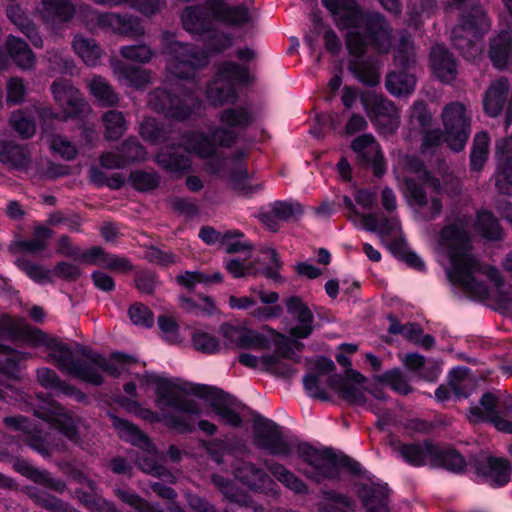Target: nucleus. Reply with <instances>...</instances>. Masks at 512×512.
<instances>
[{
  "label": "nucleus",
  "mask_w": 512,
  "mask_h": 512,
  "mask_svg": "<svg viewBox=\"0 0 512 512\" xmlns=\"http://www.w3.org/2000/svg\"><path fill=\"white\" fill-rule=\"evenodd\" d=\"M221 127L210 130V136L199 131L186 133L182 137L185 150L202 159H207V170L213 174L227 177L235 190L249 194L260 189L249 184L246 168L238 164L244 156L239 153L237 158H223L217 153L216 147H230L238 138V131L248 127L252 121V113L245 107L228 108L219 114Z\"/></svg>",
  "instance_id": "obj_1"
},
{
  "label": "nucleus",
  "mask_w": 512,
  "mask_h": 512,
  "mask_svg": "<svg viewBox=\"0 0 512 512\" xmlns=\"http://www.w3.org/2000/svg\"><path fill=\"white\" fill-rule=\"evenodd\" d=\"M439 247L449 259L450 267L446 273L452 284L481 298L488 295L486 281L495 286L501 285L499 271L481 264L471 253L469 223L466 219H459L443 228L439 237Z\"/></svg>",
  "instance_id": "obj_2"
},
{
  "label": "nucleus",
  "mask_w": 512,
  "mask_h": 512,
  "mask_svg": "<svg viewBox=\"0 0 512 512\" xmlns=\"http://www.w3.org/2000/svg\"><path fill=\"white\" fill-rule=\"evenodd\" d=\"M337 28L347 31L345 43L350 55L361 57L367 46L379 54L391 48L392 29L377 12L363 11L355 0H322Z\"/></svg>",
  "instance_id": "obj_3"
},
{
  "label": "nucleus",
  "mask_w": 512,
  "mask_h": 512,
  "mask_svg": "<svg viewBox=\"0 0 512 512\" xmlns=\"http://www.w3.org/2000/svg\"><path fill=\"white\" fill-rule=\"evenodd\" d=\"M196 384H184L178 379L161 377L155 388V403L161 413L143 407L136 400L125 399L122 407L129 413L150 423H163L180 433H190L195 428V420L203 414L202 408L194 399L183 396L191 392Z\"/></svg>",
  "instance_id": "obj_4"
},
{
  "label": "nucleus",
  "mask_w": 512,
  "mask_h": 512,
  "mask_svg": "<svg viewBox=\"0 0 512 512\" xmlns=\"http://www.w3.org/2000/svg\"><path fill=\"white\" fill-rule=\"evenodd\" d=\"M27 338L33 346H44L49 361L56 364L62 372L81 381L95 385H99L103 381L99 369L113 377H118L121 373L128 372L131 366L139 363L138 360L132 356L122 353H113L109 359L97 353H83L90 364L74 361L72 358V350L68 345L45 334L39 329H29L27 331Z\"/></svg>",
  "instance_id": "obj_5"
},
{
  "label": "nucleus",
  "mask_w": 512,
  "mask_h": 512,
  "mask_svg": "<svg viewBox=\"0 0 512 512\" xmlns=\"http://www.w3.org/2000/svg\"><path fill=\"white\" fill-rule=\"evenodd\" d=\"M462 9L459 23L451 31V39L467 58H475L481 52L475 42L490 29V22L482 7L474 0H450L447 10Z\"/></svg>",
  "instance_id": "obj_6"
},
{
  "label": "nucleus",
  "mask_w": 512,
  "mask_h": 512,
  "mask_svg": "<svg viewBox=\"0 0 512 512\" xmlns=\"http://www.w3.org/2000/svg\"><path fill=\"white\" fill-rule=\"evenodd\" d=\"M165 55V70L170 76L178 79H191L197 71L209 62V54L190 43L174 39L169 32L162 34Z\"/></svg>",
  "instance_id": "obj_7"
},
{
  "label": "nucleus",
  "mask_w": 512,
  "mask_h": 512,
  "mask_svg": "<svg viewBox=\"0 0 512 512\" xmlns=\"http://www.w3.org/2000/svg\"><path fill=\"white\" fill-rule=\"evenodd\" d=\"M330 387L350 404L373 411L380 418L379 424H385L381 419L388 420L389 415L370 400V397L377 401L385 400L384 391L378 386L370 384L360 373L349 370L345 376L334 375L330 378Z\"/></svg>",
  "instance_id": "obj_8"
},
{
  "label": "nucleus",
  "mask_w": 512,
  "mask_h": 512,
  "mask_svg": "<svg viewBox=\"0 0 512 512\" xmlns=\"http://www.w3.org/2000/svg\"><path fill=\"white\" fill-rule=\"evenodd\" d=\"M404 167L403 180L406 186V195L420 208L428 207L429 218L439 215L442 204L438 196L432 195L430 201L426 194V188H430L439 194L440 183L430 177L423 163L416 157L406 156L402 160Z\"/></svg>",
  "instance_id": "obj_9"
},
{
  "label": "nucleus",
  "mask_w": 512,
  "mask_h": 512,
  "mask_svg": "<svg viewBox=\"0 0 512 512\" xmlns=\"http://www.w3.org/2000/svg\"><path fill=\"white\" fill-rule=\"evenodd\" d=\"M298 455L307 468L302 472L306 477L321 482L325 479H330L338 474V467H347L354 473L361 471V466L358 462L348 457H337L328 449L318 450L308 444H302L298 447Z\"/></svg>",
  "instance_id": "obj_10"
},
{
  "label": "nucleus",
  "mask_w": 512,
  "mask_h": 512,
  "mask_svg": "<svg viewBox=\"0 0 512 512\" xmlns=\"http://www.w3.org/2000/svg\"><path fill=\"white\" fill-rule=\"evenodd\" d=\"M148 104L166 117L180 121L197 114L202 107V101L194 93L183 89H177L175 94L165 89H155L149 95Z\"/></svg>",
  "instance_id": "obj_11"
},
{
  "label": "nucleus",
  "mask_w": 512,
  "mask_h": 512,
  "mask_svg": "<svg viewBox=\"0 0 512 512\" xmlns=\"http://www.w3.org/2000/svg\"><path fill=\"white\" fill-rule=\"evenodd\" d=\"M248 82H250V74L247 68L234 62H225L219 67L215 78L209 83L206 97L214 107L232 104L238 98L234 84H247Z\"/></svg>",
  "instance_id": "obj_12"
},
{
  "label": "nucleus",
  "mask_w": 512,
  "mask_h": 512,
  "mask_svg": "<svg viewBox=\"0 0 512 512\" xmlns=\"http://www.w3.org/2000/svg\"><path fill=\"white\" fill-rule=\"evenodd\" d=\"M79 14L85 25L90 29H103L121 36H142L145 33L140 20L132 15L115 12H100L90 5H82Z\"/></svg>",
  "instance_id": "obj_13"
},
{
  "label": "nucleus",
  "mask_w": 512,
  "mask_h": 512,
  "mask_svg": "<svg viewBox=\"0 0 512 512\" xmlns=\"http://www.w3.org/2000/svg\"><path fill=\"white\" fill-rule=\"evenodd\" d=\"M395 63L404 70L389 73L386 78V88L393 96H407L416 86V78L411 72L415 63L414 47L409 37L401 38L396 49Z\"/></svg>",
  "instance_id": "obj_14"
},
{
  "label": "nucleus",
  "mask_w": 512,
  "mask_h": 512,
  "mask_svg": "<svg viewBox=\"0 0 512 512\" xmlns=\"http://www.w3.org/2000/svg\"><path fill=\"white\" fill-rule=\"evenodd\" d=\"M250 291L255 296L231 295L228 298V306L233 310H250V315L259 321L280 316L282 308L274 305L280 298L277 292H268L257 287H251Z\"/></svg>",
  "instance_id": "obj_15"
},
{
  "label": "nucleus",
  "mask_w": 512,
  "mask_h": 512,
  "mask_svg": "<svg viewBox=\"0 0 512 512\" xmlns=\"http://www.w3.org/2000/svg\"><path fill=\"white\" fill-rule=\"evenodd\" d=\"M365 112L379 133L393 135L400 125V111L395 104L376 94H367L361 97Z\"/></svg>",
  "instance_id": "obj_16"
},
{
  "label": "nucleus",
  "mask_w": 512,
  "mask_h": 512,
  "mask_svg": "<svg viewBox=\"0 0 512 512\" xmlns=\"http://www.w3.org/2000/svg\"><path fill=\"white\" fill-rule=\"evenodd\" d=\"M445 129V141L454 151H461L469 136L470 118L465 106L460 102L447 104L441 113Z\"/></svg>",
  "instance_id": "obj_17"
},
{
  "label": "nucleus",
  "mask_w": 512,
  "mask_h": 512,
  "mask_svg": "<svg viewBox=\"0 0 512 512\" xmlns=\"http://www.w3.org/2000/svg\"><path fill=\"white\" fill-rule=\"evenodd\" d=\"M254 435L256 445L271 455L287 457L293 450L291 442L283 437L280 427L269 419H255Z\"/></svg>",
  "instance_id": "obj_18"
},
{
  "label": "nucleus",
  "mask_w": 512,
  "mask_h": 512,
  "mask_svg": "<svg viewBox=\"0 0 512 512\" xmlns=\"http://www.w3.org/2000/svg\"><path fill=\"white\" fill-rule=\"evenodd\" d=\"M506 107V125L512 121V85L506 78L493 81L483 96L484 112L490 117L499 116Z\"/></svg>",
  "instance_id": "obj_19"
},
{
  "label": "nucleus",
  "mask_w": 512,
  "mask_h": 512,
  "mask_svg": "<svg viewBox=\"0 0 512 512\" xmlns=\"http://www.w3.org/2000/svg\"><path fill=\"white\" fill-rule=\"evenodd\" d=\"M498 403L499 399L495 394L484 393L479 404L469 408L468 420L471 423L490 422L498 431L512 434V422L500 415L497 410Z\"/></svg>",
  "instance_id": "obj_20"
},
{
  "label": "nucleus",
  "mask_w": 512,
  "mask_h": 512,
  "mask_svg": "<svg viewBox=\"0 0 512 512\" xmlns=\"http://www.w3.org/2000/svg\"><path fill=\"white\" fill-rule=\"evenodd\" d=\"M51 93L65 114L62 120H66L68 117H75L89 108L80 91L67 80L53 82Z\"/></svg>",
  "instance_id": "obj_21"
},
{
  "label": "nucleus",
  "mask_w": 512,
  "mask_h": 512,
  "mask_svg": "<svg viewBox=\"0 0 512 512\" xmlns=\"http://www.w3.org/2000/svg\"><path fill=\"white\" fill-rule=\"evenodd\" d=\"M38 418L48 422L71 441H77L75 420L54 401H43L34 411Z\"/></svg>",
  "instance_id": "obj_22"
},
{
  "label": "nucleus",
  "mask_w": 512,
  "mask_h": 512,
  "mask_svg": "<svg viewBox=\"0 0 512 512\" xmlns=\"http://www.w3.org/2000/svg\"><path fill=\"white\" fill-rule=\"evenodd\" d=\"M206 9L215 22L232 27H243L253 20L251 11L245 5H229L225 0H206Z\"/></svg>",
  "instance_id": "obj_23"
},
{
  "label": "nucleus",
  "mask_w": 512,
  "mask_h": 512,
  "mask_svg": "<svg viewBox=\"0 0 512 512\" xmlns=\"http://www.w3.org/2000/svg\"><path fill=\"white\" fill-rule=\"evenodd\" d=\"M495 158V187L499 193L512 196V137L496 143Z\"/></svg>",
  "instance_id": "obj_24"
},
{
  "label": "nucleus",
  "mask_w": 512,
  "mask_h": 512,
  "mask_svg": "<svg viewBox=\"0 0 512 512\" xmlns=\"http://www.w3.org/2000/svg\"><path fill=\"white\" fill-rule=\"evenodd\" d=\"M192 394L199 397L210 398L211 406L219 418L226 424L233 427L240 426L241 417L233 409L230 396L222 391L209 386H195L191 389Z\"/></svg>",
  "instance_id": "obj_25"
},
{
  "label": "nucleus",
  "mask_w": 512,
  "mask_h": 512,
  "mask_svg": "<svg viewBox=\"0 0 512 512\" xmlns=\"http://www.w3.org/2000/svg\"><path fill=\"white\" fill-rule=\"evenodd\" d=\"M34 13L43 23L56 26L70 22L76 7L72 0H38Z\"/></svg>",
  "instance_id": "obj_26"
},
{
  "label": "nucleus",
  "mask_w": 512,
  "mask_h": 512,
  "mask_svg": "<svg viewBox=\"0 0 512 512\" xmlns=\"http://www.w3.org/2000/svg\"><path fill=\"white\" fill-rule=\"evenodd\" d=\"M335 369L333 361L327 358H318L314 362V370L310 371L303 379V384L310 397L326 400L328 398L326 385L330 387L329 375Z\"/></svg>",
  "instance_id": "obj_27"
},
{
  "label": "nucleus",
  "mask_w": 512,
  "mask_h": 512,
  "mask_svg": "<svg viewBox=\"0 0 512 512\" xmlns=\"http://www.w3.org/2000/svg\"><path fill=\"white\" fill-rule=\"evenodd\" d=\"M235 476L251 490L272 494L277 491L275 481L262 469L250 462H239L235 467Z\"/></svg>",
  "instance_id": "obj_28"
},
{
  "label": "nucleus",
  "mask_w": 512,
  "mask_h": 512,
  "mask_svg": "<svg viewBox=\"0 0 512 512\" xmlns=\"http://www.w3.org/2000/svg\"><path fill=\"white\" fill-rule=\"evenodd\" d=\"M288 314L296 323L288 333L294 339H303L313 331L314 316L309 307L299 297L292 296L285 301Z\"/></svg>",
  "instance_id": "obj_29"
},
{
  "label": "nucleus",
  "mask_w": 512,
  "mask_h": 512,
  "mask_svg": "<svg viewBox=\"0 0 512 512\" xmlns=\"http://www.w3.org/2000/svg\"><path fill=\"white\" fill-rule=\"evenodd\" d=\"M510 462L505 458L486 456L477 466L476 473L481 480L493 487L504 486L510 481Z\"/></svg>",
  "instance_id": "obj_30"
},
{
  "label": "nucleus",
  "mask_w": 512,
  "mask_h": 512,
  "mask_svg": "<svg viewBox=\"0 0 512 512\" xmlns=\"http://www.w3.org/2000/svg\"><path fill=\"white\" fill-rule=\"evenodd\" d=\"M393 450L412 466L429 464L432 466L434 457H437V447L429 443H393Z\"/></svg>",
  "instance_id": "obj_31"
},
{
  "label": "nucleus",
  "mask_w": 512,
  "mask_h": 512,
  "mask_svg": "<svg viewBox=\"0 0 512 512\" xmlns=\"http://www.w3.org/2000/svg\"><path fill=\"white\" fill-rule=\"evenodd\" d=\"M181 23L188 33L203 35L213 30L215 20L205 6H188L181 14Z\"/></svg>",
  "instance_id": "obj_32"
},
{
  "label": "nucleus",
  "mask_w": 512,
  "mask_h": 512,
  "mask_svg": "<svg viewBox=\"0 0 512 512\" xmlns=\"http://www.w3.org/2000/svg\"><path fill=\"white\" fill-rule=\"evenodd\" d=\"M111 69L115 78L122 85L141 90L151 84L149 70L131 67L119 60L111 61Z\"/></svg>",
  "instance_id": "obj_33"
},
{
  "label": "nucleus",
  "mask_w": 512,
  "mask_h": 512,
  "mask_svg": "<svg viewBox=\"0 0 512 512\" xmlns=\"http://www.w3.org/2000/svg\"><path fill=\"white\" fill-rule=\"evenodd\" d=\"M430 65L434 75L445 83L456 78L457 65L453 55L442 45H436L430 53Z\"/></svg>",
  "instance_id": "obj_34"
},
{
  "label": "nucleus",
  "mask_w": 512,
  "mask_h": 512,
  "mask_svg": "<svg viewBox=\"0 0 512 512\" xmlns=\"http://www.w3.org/2000/svg\"><path fill=\"white\" fill-rule=\"evenodd\" d=\"M351 148L364 161L373 165L375 175L383 173V155L380 146L371 134L358 136L352 141Z\"/></svg>",
  "instance_id": "obj_35"
},
{
  "label": "nucleus",
  "mask_w": 512,
  "mask_h": 512,
  "mask_svg": "<svg viewBox=\"0 0 512 512\" xmlns=\"http://www.w3.org/2000/svg\"><path fill=\"white\" fill-rule=\"evenodd\" d=\"M358 495L367 512H389L388 487L386 484H362L358 488Z\"/></svg>",
  "instance_id": "obj_36"
},
{
  "label": "nucleus",
  "mask_w": 512,
  "mask_h": 512,
  "mask_svg": "<svg viewBox=\"0 0 512 512\" xmlns=\"http://www.w3.org/2000/svg\"><path fill=\"white\" fill-rule=\"evenodd\" d=\"M221 330L228 343L232 346L249 349L268 347V340L256 331L229 325L223 326Z\"/></svg>",
  "instance_id": "obj_37"
},
{
  "label": "nucleus",
  "mask_w": 512,
  "mask_h": 512,
  "mask_svg": "<svg viewBox=\"0 0 512 512\" xmlns=\"http://www.w3.org/2000/svg\"><path fill=\"white\" fill-rule=\"evenodd\" d=\"M78 482L84 487L76 490V497L90 512H119L110 502L96 493L95 485L91 480L80 475Z\"/></svg>",
  "instance_id": "obj_38"
},
{
  "label": "nucleus",
  "mask_w": 512,
  "mask_h": 512,
  "mask_svg": "<svg viewBox=\"0 0 512 512\" xmlns=\"http://www.w3.org/2000/svg\"><path fill=\"white\" fill-rule=\"evenodd\" d=\"M6 14L9 20L29 39L34 47H43V40L37 30V27L21 6H8Z\"/></svg>",
  "instance_id": "obj_39"
},
{
  "label": "nucleus",
  "mask_w": 512,
  "mask_h": 512,
  "mask_svg": "<svg viewBox=\"0 0 512 512\" xmlns=\"http://www.w3.org/2000/svg\"><path fill=\"white\" fill-rule=\"evenodd\" d=\"M0 162L13 169L24 170L30 163L28 150L13 142L0 141Z\"/></svg>",
  "instance_id": "obj_40"
},
{
  "label": "nucleus",
  "mask_w": 512,
  "mask_h": 512,
  "mask_svg": "<svg viewBox=\"0 0 512 512\" xmlns=\"http://www.w3.org/2000/svg\"><path fill=\"white\" fill-rule=\"evenodd\" d=\"M89 93L102 105L106 107L116 106L119 96L112 85L104 77L93 75L85 80Z\"/></svg>",
  "instance_id": "obj_41"
},
{
  "label": "nucleus",
  "mask_w": 512,
  "mask_h": 512,
  "mask_svg": "<svg viewBox=\"0 0 512 512\" xmlns=\"http://www.w3.org/2000/svg\"><path fill=\"white\" fill-rule=\"evenodd\" d=\"M6 49L20 69L29 70L34 67L35 55L28 44L21 38L9 35L6 39Z\"/></svg>",
  "instance_id": "obj_42"
},
{
  "label": "nucleus",
  "mask_w": 512,
  "mask_h": 512,
  "mask_svg": "<svg viewBox=\"0 0 512 512\" xmlns=\"http://www.w3.org/2000/svg\"><path fill=\"white\" fill-rule=\"evenodd\" d=\"M271 475L287 489L297 494H307V485L284 465L266 460L264 462Z\"/></svg>",
  "instance_id": "obj_43"
},
{
  "label": "nucleus",
  "mask_w": 512,
  "mask_h": 512,
  "mask_svg": "<svg viewBox=\"0 0 512 512\" xmlns=\"http://www.w3.org/2000/svg\"><path fill=\"white\" fill-rule=\"evenodd\" d=\"M14 469L23 476L31 479L35 483L43 484L57 492L64 491L65 484L60 480H56L46 471L34 468L30 463L23 459H16L13 462Z\"/></svg>",
  "instance_id": "obj_44"
},
{
  "label": "nucleus",
  "mask_w": 512,
  "mask_h": 512,
  "mask_svg": "<svg viewBox=\"0 0 512 512\" xmlns=\"http://www.w3.org/2000/svg\"><path fill=\"white\" fill-rule=\"evenodd\" d=\"M212 481L230 501L241 506L249 507L254 511L263 510V507L260 504L253 501L245 492L235 487L231 481L225 479L223 476L213 475Z\"/></svg>",
  "instance_id": "obj_45"
},
{
  "label": "nucleus",
  "mask_w": 512,
  "mask_h": 512,
  "mask_svg": "<svg viewBox=\"0 0 512 512\" xmlns=\"http://www.w3.org/2000/svg\"><path fill=\"white\" fill-rule=\"evenodd\" d=\"M156 163L166 171L175 174H182L191 168L189 156L178 155L177 148L170 147L160 151L156 158Z\"/></svg>",
  "instance_id": "obj_46"
},
{
  "label": "nucleus",
  "mask_w": 512,
  "mask_h": 512,
  "mask_svg": "<svg viewBox=\"0 0 512 512\" xmlns=\"http://www.w3.org/2000/svg\"><path fill=\"white\" fill-rule=\"evenodd\" d=\"M140 449L141 455L138 456L136 463L143 472L152 476L172 478L167 469L160 464V457L150 441L149 445Z\"/></svg>",
  "instance_id": "obj_47"
},
{
  "label": "nucleus",
  "mask_w": 512,
  "mask_h": 512,
  "mask_svg": "<svg viewBox=\"0 0 512 512\" xmlns=\"http://www.w3.org/2000/svg\"><path fill=\"white\" fill-rule=\"evenodd\" d=\"M75 53L88 67H96L100 64L103 50L93 39L76 35L72 43Z\"/></svg>",
  "instance_id": "obj_48"
},
{
  "label": "nucleus",
  "mask_w": 512,
  "mask_h": 512,
  "mask_svg": "<svg viewBox=\"0 0 512 512\" xmlns=\"http://www.w3.org/2000/svg\"><path fill=\"white\" fill-rule=\"evenodd\" d=\"M490 58L498 69L504 68L512 57V41L508 32H501L491 41Z\"/></svg>",
  "instance_id": "obj_49"
},
{
  "label": "nucleus",
  "mask_w": 512,
  "mask_h": 512,
  "mask_svg": "<svg viewBox=\"0 0 512 512\" xmlns=\"http://www.w3.org/2000/svg\"><path fill=\"white\" fill-rule=\"evenodd\" d=\"M111 419L120 438L139 448L149 445V438L136 425L116 416Z\"/></svg>",
  "instance_id": "obj_50"
},
{
  "label": "nucleus",
  "mask_w": 512,
  "mask_h": 512,
  "mask_svg": "<svg viewBox=\"0 0 512 512\" xmlns=\"http://www.w3.org/2000/svg\"><path fill=\"white\" fill-rule=\"evenodd\" d=\"M52 235L53 231L51 229L37 226L30 240H17L14 242L13 247L22 252L38 253L47 248L48 240Z\"/></svg>",
  "instance_id": "obj_51"
},
{
  "label": "nucleus",
  "mask_w": 512,
  "mask_h": 512,
  "mask_svg": "<svg viewBox=\"0 0 512 512\" xmlns=\"http://www.w3.org/2000/svg\"><path fill=\"white\" fill-rule=\"evenodd\" d=\"M115 494L124 503L128 504L138 512H163L157 506H154L140 497L138 494L124 488L115 489ZM170 512H184L179 506L172 505Z\"/></svg>",
  "instance_id": "obj_52"
},
{
  "label": "nucleus",
  "mask_w": 512,
  "mask_h": 512,
  "mask_svg": "<svg viewBox=\"0 0 512 512\" xmlns=\"http://www.w3.org/2000/svg\"><path fill=\"white\" fill-rule=\"evenodd\" d=\"M4 423L9 427H13L17 430L23 431V433L26 434V441L33 449L37 450L38 452L47 451V448L40 444L41 438L38 435V429L36 427H32L28 419H26L25 417H6L4 419Z\"/></svg>",
  "instance_id": "obj_53"
},
{
  "label": "nucleus",
  "mask_w": 512,
  "mask_h": 512,
  "mask_svg": "<svg viewBox=\"0 0 512 512\" xmlns=\"http://www.w3.org/2000/svg\"><path fill=\"white\" fill-rule=\"evenodd\" d=\"M356 225L372 232L388 233L398 226V220L394 217L379 218L376 214H361L352 220Z\"/></svg>",
  "instance_id": "obj_54"
},
{
  "label": "nucleus",
  "mask_w": 512,
  "mask_h": 512,
  "mask_svg": "<svg viewBox=\"0 0 512 512\" xmlns=\"http://www.w3.org/2000/svg\"><path fill=\"white\" fill-rule=\"evenodd\" d=\"M28 496L38 505L52 512H78L71 506L62 503L50 494L39 490L36 487H28L26 490Z\"/></svg>",
  "instance_id": "obj_55"
},
{
  "label": "nucleus",
  "mask_w": 512,
  "mask_h": 512,
  "mask_svg": "<svg viewBox=\"0 0 512 512\" xmlns=\"http://www.w3.org/2000/svg\"><path fill=\"white\" fill-rule=\"evenodd\" d=\"M28 353L4 347L0 350V376L15 377L20 362L27 360Z\"/></svg>",
  "instance_id": "obj_56"
},
{
  "label": "nucleus",
  "mask_w": 512,
  "mask_h": 512,
  "mask_svg": "<svg viewBox=\"0 0 512 512\" xmlns=\"http://www.w3.org/2000/svg\"><path fill=\"white\" fill-rule=\"evenodd\" d=\"M490 137L486 132H479L475 135L473 148L470 155L471 168L480 171L489 154Z\"/></svg>",
  "instance_id": "obj_57"
},
{
  "label": "nucleus",
  "mask_w": 512,
  "mask_h": 512,
  "mask_svg": "<svg viewBox=\"0 0 512 512\" xmlns=\"http://www.w3.org/2000/svg\"><path fill=\"white\" fill-rule=\"evenodd\" d=\"M9 125L22 138H30L36 132V124L27 110L18 109L9 118Z\"/></svg>",
  "instance_id": "obj_58"
},
{
  "label": "nucleus",
  "mask_w": 512,
  "mask_h": 512,
  "mask_svg": "<svg viewBox=\"0 0 512 512\" xmlns=\"http://www.w3.org/2000/svg\"><path fill=\"white\" fill-rule=\"evenodd\" d=\"M105 137L109 140L119 139L127 129V123L122 112L109 110L103 117Z\"/></svg>",
  "instance_id": "obj_59"
},
{
  "label": "nucleus",
  "mask_w": 512,
  "mask_h": 512,
  "mask_svg": "<svg viewBox=\"0 0 512 512\" xmlns=\"http://www.w3.org/2000/svg\"><path fill=\"white\" fill-rule=\"evenodd\" d=\"M432 466L443 467L451 472L460 473L464 471L466 462L462 455L455 450H440L437 448V457H434Z\"/></svg>",
  "instance_id": "obj_60"
},
{
  "label": "nucleus",
  "mask_w": 512,
  "mask_h": 512,
  "mask_svg": "<svg viewBox=\"0 0 512 512\" xmlns=\"http://www.w3.org/2000/svg\"><path fill=\"white\" fill-rule=\"evenodd\" d=\"M432 123V114L429 112L424 102H415L411 107L409 126L410 130H419V133L429 129ZM412 136V132H410Z\"/></svg>",
  "instance_id": "obj_61"
},
{
  "label": "nucleus",
  "mask_w": 512,
  "mask_h": 512,
  "mask_svg": "<svg viewBox=\"0 0 512 512\" xmlns=\"http://www.w3.org/2000/svg\"><path fill=\"white\" fill-rule=\"evenodd\" d=\"M264 370L283 377L291 376L295 371L294 364L288 360V355L269 354L264 360Z\"/></svg>",
  "instance_id": "obj_62"
},
{
  "label": "nucleus",
  "mask_w": 512,
  "mask_h": 512,
  "mask_svg": "<svg viewBox=\"0 0 512 512\" xmlns=\"http://www.w3.org/2000/svg\"><path fill=\"white\" fill-rule=\"evenodd\" d=\"M476 227L483 237L489 240L501 238V228L497 219L489 211H481L477 214Z\"/></svg>",
  "instance_id": "obj_63"
},
{
  "label": "nucleus",
  "mask_w": 512,
  "mask_h": 512,
  "mask_svg": "<svg viewBox=\"0 0 512 512\" xmlns=\"http://www.w3.org/2000/svg\"><path fill=\"white\" fill-rule=\"evenodd\" d=\"M349 70L365 85L375 86L379 83L380 75L377 69L364 61L351 60Z\"/></svg>",
  "instance_id": "obj_64"
}]
</instances>
